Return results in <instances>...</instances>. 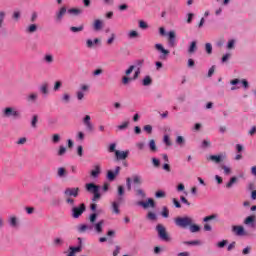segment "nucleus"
Segmentation results:
<instances>
[{
	"instance_id": "obj_1",
	"label": "nucleus",
	"mask_w": 256,
	"mask_h": 256,
	"mask_svg": "<svg viewBox=\"0 0 256 256\" xmlns=\"http://www.w3.org/2000/svg\"><path fill=\"white\" fill-rule=\"evenodd\" d=\"M174 223L177 227H181V229H187L193 223V218L189 216L177 217L174 219Z\"/></svg>"
},
{
	"instance_id": "obj_2",
	"label": "nucleus",
	"mask_w": 256,
	"mask_h": 256,
	"mask_svg": "<svg viewBox=\"0 0 256 256\" xmlns=\"http://www.w3.org/2000/svg\"><path fill=\"white\" fill-rule=\"evenodd\" d=\"M85 189L88 193H92L94 195L92 201H97V199H101V193H99V186L95 185V183H87L85 185Z\"/></svg>"
},
{
	"instance_id": "obj_3",
	"label": "nucleus",
	"mask_w": 256,
	"mask_h": 256,
	"mask_svg": "<svg viewBox=\"0 0 256 256\" xmlns=\"http://www.w3.org/2000/svg\"><path fill=\"white\" fill-rule=\"evenodd\" d=\"M87 211V206H85V203H81L79 206H73L72 207V217L73 219H79L83 213Z\"/></svg>"
},
{
	"instance_id": "obj_4",
	"label": "nucleus",
	"mask_w": 256,
	"mask_h": 256,
	"mask_svg": "<svg viewBox=\"0 0 256 256\" xmlns=\"http://www.w3.org/2000/svg\"><path fill=\"white\" fill-rule=\"evenodd\" d=\"M156 230L158 232V235L162 241H171V237H169V234L167 233V229L162 224H158L156 226Z\"/></svg>"
},
{
	"instance_id": "obj_5",
	"label": "nucleus",
	"mask_w": 256,
	"mask_h": 256,
	"mask_svg": "<svg viewBox=\"0 0 256 256\" xmlns=\"http://www.w3.org/2000/svg\"><path fill=\"white\" fill-rule=\"evenodd\" d=\"M232 231L237 237H247L248 233L245 231V228L240 225L232 226Z\"/></svg>"
},
{
	"instance_id": "obj_6",
	"label": "nucleus",
	"mask_w": 256,
	"mask_h": 256,
	"mask_svg": "<svg viewBox=\"0 0 256 256\" xmlns=\"http://www.w3.org/2000/svg\"><path fill=\"white\" fill-rule=\"evenodd\" d=\"M83 123L86 127V131H88V133H93L95 131V126L93 125V123H91V116L86 115L83 118Z\"/></svg>"
},
{
	"instance_id": "obj_7",
	"label": "nucleus",
	"mask_w": 256,
	"mask_h": 256,
	"mask_svg": "<svg viewBox=\"0 0 256 256\" xmlns=\"http://www.w3.org/2000/svg\"><path fill=\"white\" fill-rule=\"evenodd\" d=\"M4 117H21V113L19 111L15 110L14 108L7 107L3 111Z\"/></svg>"
},
{
	"instance_id": "obj_8",
	"label": "nucleus",
	"mask_w": 256,
	"mask_h": 256,
	"mask_svg": "<svg viewBox=\"0 0 256 256\" xmlns=\"http://www.w3.org/2000/svg\"><path fill=\"white\" fill-rule=\"evenodd\" d=\"M79 187L66 188L64 191L65 197H79Z\"/></svg>"
},
{
	"instance_id": "obj_9",
	"label": "nucleus",
	"mask_w": 256,
	"mask_h": 256,
	"mask_svg": "<svg viewBox=\"0 0 256 256\" xmlns=\"http://www.w3.org/2000/svg\"><path fill=\"white\" fill-rule=\"evenodd\" d=\"M168 44L170 47H176L177 46V41H176V37L177 34L175 33V31H170L168 32Z\"/></svg>"
},
{
	"instance_id": "obj_10",
	"label": "nucleus",
	"mask_w": 256,
	"mask_h": 256,
	"mask_svg": "<svg viewBox=\"0 0 256 256\" xmlns=\"http://www.w3.org/2000/svg\"><path fill=\"white\" fill-rule=\"evenodd\" d=\"M115 157H116L117 161H125V159H127L129 157V150H126V151L116 150Z\"/></svg>"
},
{
	"instance_id": "obj_11",
	"label": "nucleus",
	"mask_w": 256,
	"mask_h": 256,
	"mask_svg": "<svg viewBox=\"0 0 256 256\" xmlns=\"http://www.w3.org/2000/svg\"><path fill=\"white\" fill-rule=\"evenodd\" d=\"M120 171H121V167H119V166H117L115 168L114 172L112 170H108V172H107L108 181H115V177H117L119 175Z\"/></svg>"
},
{
	"instance_id": "obj_12",
	"label": "nucleus",
	"mask_w": 256,
	"mask_h": 256,
	"mask_svg": "<svg viewBox=\"0 0 256 256\" xmlns=\"http://www.w3.org/2000/svg\"><path fill=\"white\" fill-rule=\"evenodd\" d=\"M155 50L160 51V53H162L160 59H167V56L170 53L169 50L164 49V47L161 44H155Z\"/></svg>"
},
{
	"instance_id": "obj_13",
	"label": "nucleus",
	"mask_w": 256,
	"mask_h": 256,
	"mask_svg": "<svg viewBox=\"0 0 256 256\" xmlns=\"http://www.w3.org/2000/svg\"><path fill=\"white\" fill-rule=\"evenodd\" d=\"M137 205H139L140 207H143L144 209H149V207L153 208L155 207V200H153L152 198H149L147 202L139 201Z\"/></svg>"
},
{
	"instance_id": "obj_14",
	"label": "nucleus",
	"mask_w": 256,
	"mask_h": 256,
	"mask_svg": "<svg viewBox=\"0 0 256 256\" xmlns=\"http://www.w3.org/2000/svg\"><path fill=\"white\" fill-rule=\"evenodd\" d=\"M103 225H105L104 220H100L98 223L92 225L93 229L96 231V233L101 234L103 233Z\"/></svg>"
},
{
	"instance_id": "obj_15",
	"label": "nucleus",
	"mask_w": 256,
	"mask_h": 256,
	"mask_svg": "<svg viewBox=\"0 0 256 256\" xmlns=\"http://www.w3.org/2000/svg\"><path fill=\"white\" fill-rule=\"evenodd\" d=\"M65 13H67V8L66 7L60 8L59 12L56 14V22L57 23H61Z\"/></svg>"
},
{
	"instance_id": "obj_16",
	"label": "nucleus",
	"mask_w": 256,
	"mask_h": 256,
	"mask_svg": "<svg viewBox=\"0 0 256 256\" xmlns=\"http://www.w3.org/2000/svg\"><path fill=\"white\" fill-rule=\"evenodd\" d=\"M103 20L101 19H96L93 22V29L94 31H101V29H103Z\"/></svg>"
},
{
	"instance_id": "obj_17",
	"label": "nucleus",
	"mask_w": 256,
	"mask_h": 256,
	"mask_svg": "<svg viewBox=\"0 0 256 256\" xmlns=\"http://www.w3.org/2000/svg\"><path fill=\"white\" fill-rule=\"evenodd\" d=\"M101 174V165L96 164L94 165V169L91 171V177L97 178Z\"/></svg>"
},
{
	"instance_id": "obj_18",
	"label": "nucleus",
	"mask_w": 256,
	"mask_h": 256,
	"mask_svg": "<svg viewBox=\"0 0 256 256\" xmlns=\"http://www.w3.org/2000/svg\"><path fill=\"white\" fill-rule=\"evenodd\" d=\"M37 99H39V94L37 92H33L26 97L28 103H35Z\"/></svg>"
},
{
	"instance_id": "obj_19",
	"label": "nucleus",
	"mask_w": 256,
	"mask_h": 256,
	"mask_svg": "<svg viewBox=\"0 0 256 256\" xmlns=\"http://www.w3.org/2000/svg\"><path fill=\"white\" fill-rule=\"evenodd\" d=\"M79 233H85V231H93V225L81 224L78 226Z\"/></svg>"
},
{
	"instance_id": "obj_20",
	"label": "nucleus",
	"mask_w": 256,
	"mask_h": 256,
	"mask_svg": "<svg viewBox=\"0 0 256 256\" xmlns=\"http://www.w3.org/2000/svg\"><path fill=\"white\" fill-rule=\"evenodd\" d=\"M208 161H212L213 163H221L223 161V156H221V155H210L208 157Z\"/></svg>"
},
{
	"instance_id": "obj_21",
	"label": "nucleus",
	"mask_w": 256,
	"mask_h": 256,
	"mask_svg": "<svg viewBox=\"0 0 256 256\" xmlns=\"http://www.w3.org/2000/svg\"><path fill=\"white\" fill-rule=\"evenodd\" d=\"M244 225H251V227H255V216L251 215L245 218Z\"/></svg>"
},
{
	"instance_id": "obj_22",
	"label": "nucleus",
	"mask_w": 256,
	"mask_h": 256,
	"mask_svg": "<svg viewBox=\"0 0 256 256\" xmlns=\"http://www.w3.org/2000/svg\"><path fill=\"white\" fill-rule=\"evenodd\" d=\"M40 92H42L43 95H49V84L44 83L40 86Z\"/></svg>"
},
{
	"instance_id": "obj_23",
	"label": "nucleus",
	"mask_w": 256,
	"mask_h": 256,
	"mask_svg": "<svg viewBox=\"0 0 256 256\" xmlns=\"http://www.w3.org/2000/svg\"><path fill=\"white\" fill-rule=\"evenodd\" d=\"M70 252L68 256H75V253H81V246L78 247H70Z\"/></svg>"
},
{
	"instance_id": "obj_24",
	"label": "nucleus",
	"mask_w": 256,
	"mask_h": 256,
	"mask_svg": "<svg viewBox=\"0 0 256 256\" xmlns=\"http://www.w3.org/2000/svg\"><path fill=\"white\" fill-rule=\"evenodd\" d=\"M68 13H69L70 15H75V16H77V15H81V13H83V10H81V9H79V8H71V9L68 10Z\"/></svg>"
},
{
	"instance_id": "obj_25",
	"label": "nucleus",
	"mask_w": 256,
	"mask_h": 256,
	"mask_svg": "<svg viewBox=\"0 0 256 256\" xmlns=\"http://www.w3.org/2000/svg\"><path fill=\"white\" fill-rule=\"evenodd\" d=\"M151 83H153V79H151V76H145L142 81V85H144V87H149Z\"/></svg>"
},
{
	"instance_id": "obj_26",
	"label": "nucleus",
	"mask_w": 256,
	"mask_h": 256,
	"mask_svg": "<svg viewBox=\"0 0 256 256\" xmlns=\"http://www.w3.org/2000/svg\"><path fill=\"white\" fill-rule=\"evenodd\" d=\"M149 149L152 153H157V144L153 139L149 141Z\"/></svg>"
},
{
	"instance_id": "obj_27",
	"label": "nucleus",
	"mask_w": 256,
	"mask_h": 256,
	"mask_svg": "<svg viewBox=\"0 0 256 256\" xmlns=\"http://www.w3.org/2000/svg\"><path fill=\"white\" fill-rule=\"evenodd\" d=\"M112 213H115V215H119V213H121V210H119V203H112Z\"/></svg>"
},
{
	"instance_id": "obj_28",
	"label": "nucleus",
	"mask_w": 256,
	"mask_h": 256,
	"mask_svg": "<svg viewBox=\"0 0 256 256\" xmlns=\"http://www.w3.org/2000/svg\"><path fill=\"white\" fill-rule=\"evenodd\" d=\"M188 227H190L191 233H197V232L201 231V227H199V225H197V224H193V222Z\"/></svg>"
},
{
	"instance_id": "obj_29",
	"label": "nucleus",
	"mask_w": 256,
	"mask_h": 256,
	"mask_svg": "<svg viewBox=\"0 0 256 256\" xmlns=\"http://www.w3.org/2000/svg\"><path fill=\"white\" fill-rule=\"evenodd\" d=\"M85 29V26L80 25L78 27L72 26L70 27V31H72V33H80V31H83Z\"/></svg>"
},
{
	"instance_id": "obj_30",
	"label": "nucleus",
	"mask_w": 256,
	"mask_h": 256,
	"mask_svg": "<svg viewBox=\"0 0 256 256\" xmlns=\"http://www.w3.org/2000/svg\"><path fill=\"white\" fill-rule=\"evenodd\" d=\"M37 31V24H31L26 28V33H35Z\"/></svg>"
},
{
	"instance_id": "obj_31",
	"label": "nucleus",
	"mask_w": 256,
	"mask_h": 256,
	"mask_svg": "<svg viewBox=\"0 0 256 256\" xmlns=\"http://www.w3.org/2000/svg\"><path fill=\"white\" fill-rule=\"evenodd\" d=\"M195 51H197V42L196 41H193L191 42L190 44V47L188 49V53H195Z\"/></svg>"
},
{
	"instance_id": "obj_32",
	"label": "nucleus",
	"mask_w": 256,
	"mask_h": 256,
	"mask_svg": "<svg viewBox=\"0 0 256 256\" xmlns=\"http://www.w3.org/2000/svg\"><path fill=\"white\" fill-rule=\"evenodd\" d=\"M129 127V121H125L117 126L118 131H125Z\"/></svg>"
},
{
	"instance_id": "obj_33",
	"label": "nucleus",
	"mask_w": 256,
	"mask_h": 256,
	"mask_svg": "<svg viewBox=\"0 0 256 256\" xmlns=\"http://www.w3.org/2000/svg\"><path fill=\"white\" fill-rule=\"evenodd\" d=\"M129 39H137L139 37V32L131 30L128 34Z\"/></svg>"
},
{
	"instance_id": "obj_34",
	"label": "nucleus",
	"mask_w": 256,
	"mask_h": 256,
	"mask_svg": "<svg viewBox=\"0 0 256 256\" xmlns=\"http://www.w3.org/2000/svg\"><path fill=\"white\" fill-rule=\"evenodd\" d=\"M67 175V170L63 167L58 168V177H65Z\"/></svg>"
},
{
	"instance_id": "obj_35",
	"label": "nucleus",
	"mask_w": 256,
	"mask_h": 256,
	"mask_svg": "<svg viewBox=\"0 0 256 256\" xmlns=\"http://www.w3.org/2000/svg\"><path fill=\"white\" fill-rule=\"evenodd\" d=\"M237 183V177H232L230 181L226 184V187L228 189H231L233 187V184Z\"/></svg>"
},
{
	"instance_id": "obj_36",
	"label": "nucleus",
	"mask_w": 256,
	"mask_h": 256,
	"mask_svg": "<svg viewBox=\"0 0 256 256\" xmlns=\"http://www.w3.org/2000/svg\"><path fill=\"white\" fill-rule=\"evenodd\" d=\"M213 219H217V214H212L210 216H206L204 217L203 221L205 223L209 222V221H213Z\"/></svg>"
},
{
	"instance_id": "obj_37",
	"label": "nucleus",
	"mask_w": 256,
	"mask_h": 256,
	"mask_svg": "<svg viewBox=\"0 0 256 256\" xmlns=\"http://www.w3.org/2000/svg\"><path fill=\"white\" fill-rule=\"evenodd\" d=\"M65 153H67V148H65V146H60L59 150H58L59 157H63V155H65Z\"/></svg>"
},
{
	"instance_id": "obj_38",
	"label": "nucleus",
	"mask_w": 256,
	"mask_h": 256,
	"mask_svg": "<svg viewBox=\"0 0 256 256\" xmlns=\"http://www.w3.org/2000/svg\"><path fill=\"white\" fill-rule=\"evenodd\" d=\"M183 243H184V245H201V241L200 240L185 241Z\"/></svg>"
},
{
	"instance_id": "obj_39",
	"label": "nucleus",
	"mask_w": 256,
	"mask_h": 256,
	"mask_svg": "<svg viewBox=\"0 0 256 256\" xmlns=\"http://www.w3.org/2000/svg\"><path fill=\"white\" fill-rule=\"evenodd\" d=\"M44 61H45L46 63H53V61H54L53 55H51V54H46V55L44 56Z\"/></svg>"
},
{
	"instance_id": "obj_40",
	"label": "nucleus",
	"mask_w": 256,
	"mask_h": 256,
	"mask_svg": "<svg viewBox=\"0 0 256 256\" xmlns=\"http://www.w3.org/2000/svg\"><path fill=\"white\" fill-rule=\"evenodd\" d=\"M39 121L38 116L34 115L31 121V126L33 127V129L37 128V122Z\"/></svg>"
},
{
	"instance_id": "obj_41",
	"label": "nucleus",
	"mask_w": 256,
	"mask_h": 256,
	"mask_svg": "<svg viewBox=\"0 0 256 256\" xmlns=\"http://www.w3.org/2000/svg\"><path fill=\"white\" fill-rule=\"evenodd\" d=\"M89 221H90L91 225H93L95 223V221H97V213L90 214Z\"/></svg>"
},
{
	"instance_id": "obj_42",
	"label": "nucleus",
	"mask_w": 256,
	"mask_h": 256,
	"mask_svg": "<svg viewBox=\"0 0 256 256\" xmlns=\"http://www.w3.org/2000/svg\"><path fill=\"white\" fill-rule=\"evenodd\" d=\"M205 49L208 55H211V53H213V46L211 45V43H206Z\"/></svg>"
},
{
	"instance_id": "obj_43",
	"label": "nucleus",
	"mask_w": 256,
	"mask_h": 256,
	"mask_svg": "<svg viewBox=\"0 0 256 256\" xmlns=\"http://www.w3.org/2000/svg\"><path fill=\"white\" fill-rule=\"evenodd\" d=\"M155 197H156L157 199H163V198H165V192L159 190V191H157V192L155 193Z\"/></svg>"
},
{
	"instance_id": "obj_44",
	"label": "nucleus",
	"mask_w": 256,
	"mask_h": 256,
	"mask_svg": "<svg viewBox=\"0 0 256 256\" xmlns=\"http://www.w3.org/2000/svg\"><path fill=\"white\" fill-rule=\"evenodd\" d=\"M61 141V136L59 134H54L52 136V143H59Z\"/></svg>"
},
{
	"instance_id": "obj_45",
	"label": "nucleus",
	"mask_w": 256,
	"mask_h": 256,
	"mask_svg": "<svg viewBox=\"0 0 256 256\" xmlns=\"http://www.w3.org/2000/svg\"><path fill=\"white\" fill-rule=\"evenodd\" d=\"M54 245L56 247H61V245H63V239H61V238L54 239Z\"/></svg>"
},
{
	"instance_id": "obj_46",
	"label": "nucleus",
	"mask_w": 256,
	"mask_h": 256,
	"mask_svg": "<svg viewBox=\"0 0 256 256\" xmlns=\"http://www.w3.org/2000/svg\"><path fill=\"white\" fill-rule=\"evenodd\" d=\"M133 183H135L136 185H141V177L137 175L133 176Z\"/></svg>"
},
{
	"instance_id": "obj_47",
	"label": "nucleus",
	"mask_w": 256,
	"mask_h": 256,
	"mask_svg": "<svg viewBox=\"0 0 256 256\" xmlns=\"http://www.w3.org/2000/svg\"><path fill=\"white\" fill-rule=\"evenodd\" d=\"M62 85H63V83H61V81H56L54 84L53 91H59V89H61Z\"/></svg>"
},
{
	"instance_id": "obj_48",
	"label": "nucleus",
	"mask_w": 256,
	"mask_h": 256,
	"mask_svg": "<svg viewBox=\"0 0 256 256\" xmlns=\"http://www.w3.org/2000/svg\"><path fill=\"white\" fill-rule=\"evenodd\" d=\"M139 27H140V29H148L149 25H147V22H145L143 20H140L139 21Z\"/></svg>"
},
{
	"instance_id": "obj_49",
	"label": "nucleus",
	"mask_w": 256,
	"mask_h": 256,
	"mask_svg": "<svg viewBox=\"0 0 256 256\" xmlns=\"http://www.w3.org/2000/svg\"><path fill=\"white\" fill-rule=\"evenodd\" d=\"M152 165L156 168L160 167L161 166V161H159V159H157V158H152Z\"/></svg>"
},
{
	"instance_id": "obj_50",
	"label": "nucleus",
	"mask_w": 256,
	"mask_h": 256,
	"mask_svg": "<svg viewBox=\"0 0 256 256\" xmlns=\"http://www.w3.org/2000/svg\"><path fill=\"white\" fill-rule=\"evenodd\" d=\"M147 219H149L150 221H155V219H157V215H155V213L153 212H149L147 214Z\"/></svg>"
},
{
	"instance_id": "obj_51",
	"label": "nucleus",
	"mask_w": 256,
	"mask_h": 256,
	"mask_svg": "<svg viewBox=\"0 0 256 256\" xmlns=\"http://www.w3.org/2000/svg\"><path fill=\"white\" fill-rule=\"evenodd\" d=\"M66 203L68 205H71V207H75V199L71 198V197H67L66 198Z\"/></svg>"
},
{
	"instance_id": "obj_52",
	"label": "nucleus",
	"mask_w": 256,
	"mask_h": 256,
	"mask_svg": "<svg viewBox=\"0 0 256 256\" xmlns=\"http://www.w3.org/2000/svg\"><path fill=\"white\" fill-rule=\"evenodd\" d=\"M10 225L11 227H17V218L15 216L10 218Z\"/></svg>"
},
{
	"instance_id": "obj_53",
	"label": "nucleus",
	"mask_w": 256,
	"mask_h": 256,
	"mask_svg": "<svg viewBox=\"0 0 256 256\" xmlns=\"http://www.w3.org/2000/svg\"><path fill=\"white\" fill-rule=\"evenodd\" d=\"M144 131H146V133L151 135L153 133V127L151 125H146L144 126Z\"/></svg>"
},
{
	"instance_id": "obj_54",
	"label": "nucleus",
	"mask_w": 256,
	"mask_h": 256,
	"mask_svg": "<svg viewBox=\"0 0 256 256\" xmlns=\"http://www.w3.org/2000/svg\"><path fill=\"white\" fill-rule=\"evenodd\" d=\"M207 147H211V141L203 140V142H202V149H207Z\"/></svg>"
},
{
	"instance_id": "obj_55",
	"label": "nucleus",
	"mask_w": 256,
	"mask_h": 256,
	"mask_svg": "<svg viewBox=\"0 0 256 256\" xmlns=\"http://www.w3.org/2000/svg\"><path fill=\"white\" fill-rule=\"evenodd\" d=\"M125 195V188L123 186H118V196L123 197Z\"/></svg>"
},
{
	"instance_id": "obj_56",
	"label": "nucleus",
	"mask_w": 256,
	"mask_h": 256,
	"mask_svg": "<svg viewBox=\"0 0 256 256\" xmlns=\"http://www.w3.org/2000/svg\"><path fill=\"white\" fill-rule=\"evenodd\" d=\"M116 147H117V144H115V143L110 144V146L108 148L109 153H115V151H117V150H115Z\"/></svg>"
},
{
	"instance_id": "obj_57",
	"label": "nucleus",
	"mask_w": 256,
	"mask_h": 256,
	"mask_svg": "<svg viewBox=\"0 0 256 256\" xmlns=\"http://www.w3.org/2000/svg\"><path fill=\"white\" fill-rule=\"evenodd\" d=\"M164 143H165V145H167L168 147H171V139L169 138V135H165V136H164Z\"/></svg>"
},
{
	"instance_id": "obj_58",
	"label": "nucleus",
	"mask_w": 256,
	"mask_h": 256,
	"mask_svg": "<svg viewBox=\"0 0 256 256\" xmlns=\"http://www.w3.org/2000/svg\"><path fill=\"white\" fill-rule=\"evenodd\" d=\"M136 195H138V197H142V199H145V192L142 189H137Z\"/></svg>"
},
{
	"instance_id": "obj_59",
	"label": "nucleus",
	"mask_w": 256,
	"mask_h": 256,
	"mask_svg": "<svg viewBox=\"0 0 256 256\" xmlns=\"http://www.w3.org/2000/svg\"><path fill=\"white\" fill-rule=\"evenodd\" d=\"M76 95H77L78 101H83V98L85 97V94L83 93V91H78Z\"/></svg>"
},
{
	"instance_id": "obj_60",
	"label": "nucleus",
	"mask_w": 256,
	"mask_h": 256,
	"mask_svg": "<svg viewBox=\"0 0 256 256\" xmlns=\"http://www.w3.org/2000/svg\"><path fill=\"white\" fill-rule=\"evenodd\" d=\"M3 21H5V12L0 11V27H3Z\"/></svg>"
},
{
	"instance_id": "obj_61",
	"label": "nucleus",
	"mask_w": 256,
	"mask_h": 256,
	"mask_svg": "<svg viewBox=\"0 0 256 256\" xmlns=\"http://www.w3.org/2000/svg\"><path fill=\"white\" fill-rule=\"evenodd\" d=\"M227 49H235V40H230L228 42Z\"/></svg>"
},
{
	"instance_id": "obj_62",
	"label": "nucleus",
	"mask_w": 256,
	"mask_h": 256,
	"mask_svg": "<svg viewBox=\"0 0 256 256\" xmlns=\"http://www.w3.org/2000/svg\"><path fill=\"white\" fill-rule=\"evenodd\" d=\"M162 217H169V209H167V207H164L162 210Z\"/></svg>"
},
{
	"instance_id": "obj_63",
	"label": "nucleus",
	"mask_w": 256,
	"mask_h": 256,
	"mask_svg": "<svg viewBox=\"0 0 256 256\" xmlns=\"http://www.w3.org/2000/svg\"><path fill=\"white\" fill-rule=\"evenodd\" d=\"M221 167H222L225 175H229L231 173V168H229V167H227L225 165H222Z\"/></svg>"
},
{
	"instance_id": "obj_64",
	"label": "nucleus",
	"mask_w": 256,
	"mask_h": 256,
	"mask_svg": "<svg viewBox=\"0 0 256 256\" xmlns=\"http://www.w3.org/2000/svg\"><path fill=\"white\" fill-rule=\"evenodd\" d=\"M77 155L79 157H83V146H78L77 147Z\"/></svg>"
}]
</instances>
